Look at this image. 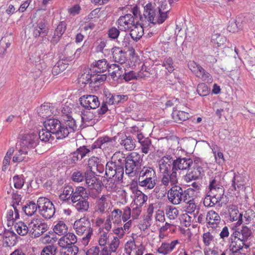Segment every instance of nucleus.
<instances>
[{"label": "nucleus", "instance_id": "f257e3e1", "mask_svg": "<svg viewBox=\"0 0 255 255\" xmlns=\"http://www.w3.org/2000/svg\"><path fill=\"white\" fill-rule=\"evenodd\" d=\"M36 139L37 135L34 133L21 135L20 140L17 144V148L18 149L12 158V162H27L29 159L30 149L37 144Z\"/></svg>", "mask_w": 255, "mask_h": 255}, {"label": "nucleus", "instance_id": "f03ea898", "mask_svg": "<svg viewBox=\"0 0 255 255\" xmlns=\"http://www.w3.org/2000/svg\"><path fill=\"white\" fill-rule=\"evenodd\" d=\"M124 174V168L117 166L114 162H108L106 166L105 175L102 183L107 191L115 192L118 184L122 181Z\"/></svg>", "mask_w": 255, "mask_h": 255}, {"label": "nucleus", "instance_id": "7ed1b4c3", "mask_svg": "<svg viewBox=\"0 0 255 255\" xmlns=\"http://www.w3.org/2000/svg\"><path fill=\"white\" fill-rule=\"evenodd\" d=\"M156 175L153 168L144 166L139 171L138 185L147 189H153L156 185Z\"/></svg>", "mask_w": 255, "mask_h": 255}, {"label": "nucleus", "instance_id": "20e7f679", "mask_svg": "<svg viewBox=\"0 0 255 255\" xmlns=\"http://www.w3.org/2000/svg\"><path fill=\"white\" fill-rule=\"evenodd\" d=\"M143 19L152 24L162 23L166 20V14H161L155 7L154 3H148L144 7Z\"/></svg>", "mask_w": 255, "mask_h": 255}, {"label": "nucleus", "instance_id": "39448f33", "mask_svg": "<svg viewBox=\"0 0 255 255\" xmlns=\"http://www.w3.org/2000/svg\"><path fill=\"white\" fill-rule=\"evenodd\" d=\"M73 228L78 235L86 234V236L83 238V241L84 243L87 244L93 232L89 220L85 218L77 220L74 222Z\"/></svg>", "mask_w": 255, "mask_h": 255}, {"label": "nucleus", "instance_id": "423d86ee", "mask_svg": "<svg viewBox=\"0 0 255 255\" xmlns=\"http://www.w3.org/2000/svg\"><path fill=\"white\" fill-rule=\"evenodd\" d=\"M44 128L48 130L56 138L62 139L68 135L66 128H63L61 122L57 119H50L44 122Z\"/></svg>", "mask_w": 255, "mask_h": 255}, {"label": "nucleus", "instance_id": "0eeeda50", "mask_svg": "<svg viewBox=\"0 0 255 255\" xmlns=\"http://www.w3.org/2000/svg\"><path fill=\"white\" fill-rule=\"evenodd\" d=\"M39 214L44 218L50 219L53 217L55 209L52 202L46 197H41L37 200Z\"/></svg>", "mask_w": 255, "mask_h": 255}, {"label": "nucleus", "instance_id": "6e6552de", "mask_svg": "<svg viewBox=\"0 0 255 255\" xmlns=\"http://www.w3.org/2000/svg\"><path fill=\"white\" fill-rule=\"evenodd\" d=\"M188 193L186 190L181 187L176 186L171 187L167 192L169 201L174 205H178L183 202H186Z\"/></svg>", "mask_w": 255, "mask_h": 255}, {"label": "nucleus", "instance_id": "1a4fd4ad", "mask_svg": "<svg viewBox=\"0 0 255 255\" xmlns=\"http://www.w3.org/2000/svg\"><path fill=\"white\" fill-rule=\"evenodd\" d=\"M28 226L31 235L33 238H37L42 235L49 228L46 223L37 218L32 219Z\"/></svg>", "mask_w": 255, "mask_h": 255}, {"label": "nucleus", "instance_id": "9d476101", "mask_svg": "<svg viewBox=\"0 0 255 255\" xmlns=\"http://www.w3.org/2000/svg\"><path fill=\"white\" fill-rule=\"evenodd\" d=\"M188 67L197 77L202 81L209 83L212 82L213 79L211 75L199 64L194 61H190L188 63Z\"/></svg>", "mask_w": 255, "mask_h": 255}, {"label": "nucleus", "instance_id": "9b49d317", "mask_svg": "<svg viewBox=\"0 0 255 255\" xmlns=\"http://www.w3.org/2000/svg\"><path fill=\"white\" fill-rule=\"evenodd\" d=\"M124 250L127 255H143L145 248L142 243H136L134 240H131L125 244Z\"/></svg>", "mask_w": 255, "mask_h": 255}, {"label": "nucleus", "instance_id": "f8f14e48", "mask_svg": "<svg viewBox=\"0 0 255 255\" xmlns=\"http://www.w3.org/2000/svg\"><path fill=\"white\" fill-rule=\"evenodd\" d=\"M112 207V205L109 200V195H103L96 201L95 211L102 215L109 212Z\"/></svg>", "mask_w": 255, "mask_h": 255}, {"label": "nucleus", "instance_id": "ddd939ff", "mask_svg": "<svg viewBox=\"0 0 255 255\" xmlns=\"http://www.w3.org/2000/svg\"><path fill=\"white\" fill-rule=\"evenodd\" d=\"M116 140L114 138L104 136L99 138L92 144L93 149L99 148L103 151L109 150L114 146Z\"/></svg>", "mask_w": 255, "mask_h": 255}, {"label": "nucleus", "instance_id": "4468645a", "mask_svg": "<svg viewBox=\"0 0 255 255\" xmlns=\"http://www.w3.org/2000/svg\"><path fill=\"white\" fill-rule=\"evenodd\" d=\"M79 101L81 106L87 110L96 109L100 104L98 98L95 95H84Z\"/></svg>", "mask_w": 255, "mask_h": 255}, {"label": "nucleus", "instance_id": "2eb2a0df", "mask_svg": "<svg viewBox=\"0 0 255 255\" xmlns=\"http://www.w3.org/2000/svg\"><path fill=\"white\" fill-rule=\"evenodd\" d=\"M161 184L166 187H172L177 186L178 178L177 172L173 169L170 171L162 174Z\"/></svg>", "mask_w": 255, "mask_h": 255}, {"label": "nucleus", "instance_id": "dca6fc26", "mask_svg": "<svg viewBox=\"0 0 255 255\" xmlns=\"http://www.w3.org/2000/svg\"><path fill=\"white\" fill-rule=\"evenodd\" d=\"M119 27L122 31L129 30L133 25L136 23V21L131 14H127L120 16L117 21Z\"/></svg>", "mask_w": 255, "mask_h": 255}, {"label": "nucleus", "instance_id": "f3484780", "mask_svg": "<svg viewBox=\"0 0 255 255\" xmlns=\"http://www.w3.org/2000/svg\"><path fill=\"white\" fill-rule=\"evenodd\" d=\"M85 181L90 190H95L98 193L101 192V182L93 173L86 172Z\"/></svg>", "mask_w": 255, "mask_h": 255}, {"label": "nucleus", "instance_id": "a211bd4d", "mask_svg": "<svg viewBox=\"0 0 255 255\" xmlns=\"http://www.w3.org/2000/svg\"><path fill=\"white\" fill-rule=\"evenodd\" d=\"M180 244L178 240H173L168 242H163L157 249V252L163 255H166L172 252L176 246Z\"/></svg>", "mask_w": 255, "mask_h": 255}, {"label": "nucleus", "instance_id": "6ab92c4d", "mask_svg": "<svg viewBox=\"0 0 255 255\" xmlns=\"http://www.w3.org/2000/svg\"><path fill=\"white\" fill-rule=\"evenodd\" d=\"M233 235L235 236V237L238 238L243 243L246 244L247 247H250L251 244L250 239L252 235V231L249 227L243 226L240 230L235 231L233 233Z\"/></svg>", "mask_w": 255, "mask_h": 255}, {"label": "nucleus", "instance_id": "aec40b11", "mask_svg": "<svg viewBox=\"0 0 255 255\" xmlns=\"http://www.w3.org/2000/svg\"><path fill=\"white\" fill-rule=\"evenodd\" d=\"M193 164V161L190 158H178L174 160L172 168L176 172L178 170H186Z\"/></svg>", "mask_w": 255, "mask_h": 255}, {"label": "nucleus", "instance_id": "412c9836", "mask_svg": "<svg viewBox=\"0 0 255 255\" xmlns=\"http://www.w3.org/2000/svg\"><path fill=\"white\" fill-rule=\"evenodd\" d=\"M221 220L220 216L215 211L210 210L207 213L206 221L208 228L216 229L219 227Z\"/></svg>", "mask_w": 255, "mask_h": 255}, {"label": "nucleus", "instance_id": "4be33fe9", "mask_svg": "<svg viewBox=\"0 0 255 255\" xmlns=\"http://www.w3.org/2000/svg\"><path fill=\"white\" fill-rule=\"evenodd\" d=\"M173 161L172 157L170 155L164 156L159 160L158 166L161 174L171 170Z\"/></svg>", "mask_w": 255, "mask_h": 255}, {"label": "nucleus", "instance_id": "5701e85b", "mask_svg": "<svg viewBox=\"0 0 255 255\" xmlns=\"http://www.w3.org/2000/svg\"><path fill=\"white\" fill-rule=\"evenodd\" d=\"M144 25L143 22L139 23V21H136V23L129 30L130 35L133 40L137 41L143 36Z\"/></svg>", "mask_w": 255, "mask_h": 255}, {"label": "nucleus", "instance_id": "b1692460", "mask_svg": "<svg viewBox=\"0 0 255 255\" xmlns=\"http://www.w3.org/2000/svg\"><path fill=\"white\" fill-rule=\"evenodd\" d=\"M39 116L46 119L53 114H56V110L52 104L44 103L37 109Z\"/></svg>", "mask_w": 255, "mask_h": 255}, {"label": "nucleus", "instance_id": "393cba45", "mask_svg": "<svg viewBox=\"0 0 255 255\" xmlns=\"http://www.w3.org/2000/svg\"><path fill=\"white\" fill-rule=\"evenodd\" d=\"M77 241V237L73 233H68L64 235L58 241L59 246L62 248L74 245Z\"/></svg>", "mask_w": 255, "mask_h": 255}, {"label": "nucleus", "instance_id": "a878e982", "mask_svg": "<svg viewBox=\"0 0 255 255\" xmlns=\"http://www.w3.org/2000/svg\"><path fill=\"white\" fill-rule=\"evenodd\" d=\"M136 138L140 145L142 152L147 154L151 150L152 146L151 140L148 137H145L142 133H137Z\"/></svg>", "mask_w": 255, "mask_h": 255}, {"label": "nucleus", "instance_id": "bb28decb", "mask_svg": "<svg viewBox=\"0 0 255 255\" xmlns=\"http://www.w3.org/2000/svg\"><path fill=\"white\" fill-rule=\"evenodd\" d=\"M247 249L249 247H246V244L243 243L238 238L235 237L233 234L231 235V240L229 243V249L233 252H238V251L243 248Z\"/></svg>", "mask_w": 255, "mask_h": 255}, {"label": "nucleus", "instance_id": "cd10ccee", "mask_svg": "<svg viewBox=\"0 0 255 255\" xmlns=\"http://www.w3.org/2000/svg\"><path fill=\"white\" fill-rule=\"evenodd\" d=\"M228 212L231 221H237V224L240 225L242 224L243 215L239 213L237 207L233 205H230L228 206Z\"/></svg>", "mask_w": 255, "mask_h": 255}, {"label": "nucleus", "instance_id": "c85d7f7f", "mask_svg": "<svg viewBox=\"0 0 255 255\" xmlns=\"http://www.w3.org/2000/svg\"><path fill=\"white\" fill-rule=\"evenodd\" d=\"M245 178L243 175L234 173L232 180V187L234 190L240 191L245 188Z\"/></svg>", "mask_w": 255, "mask_h": 255}, {"label": "nucleus", "instance_id": "c756f323", "mask_svg": "<svg viewBox=\"0 0 255 255\" xmlns=\"http://www.w3.org/2000/svg\"><path fill=\"white\" fill-rule=\"evenodd\" d=\"M203 168L199 166L194 167L191 171L187 173L184 176V179L186 182L199 179L202 175Z\"/></svg>", "mask_w": 255, "mask_h": 255}, {"label": "nucleus", "instance_id": "7c9ffc66", "mask_svg": "<svg viewBox=\"0 0 255 255\" xmlns=\"http://www.w3.org/2000/svg\"><path fill=\"white\" fill-rule=\"evenodd\" d=\"M82 121L87 126L95 125L97 122L96 116L90 110H85L82 112Z\"/></svg>", "mask_w": 255, "mask_h": 255}, {"label": "nucleus", "instance_id": "2f4dec72", "mask_svg": "<svg viewBox=\"0 0 255 255\" xmlns=\"http://www.w3.org/2000/svg\"><path fill=\"white\" fill-rule=\"evenodd\" d=\"M90 152V150L85 146L80 147L70 156L71 163H74L79 160L82 159Z\"/></svg>", "mask_w": 255, "mask_h": 255}, {"label": "nucleus", "instance_id": "473e14b6", "mask_svg": "<svg viewBox=\"0 0 255 255\" xmlns=\"http://www.w3.org/2000/svg\"><path fill=\"white\" fill-rule=\"evenodd\" d=\"M109 64L106 59H101L96 61L92 64V70L94 72L104 73L109 69Z\"/></svg>", "mask_w": 255, "mask_h": 255}, {"label": "nucleus", "instance_id": "72a5a7b5", "mask_svg": "<svg viewBox=\"0 0 255 255\" xmlns=\"http://www.w3.org/2000/svg\"><path fill=\"white\" fill-rule=\"evenodd\" d=\"M67 24L65 21H61L55 30L54 35L51 39V42L57 43L65 32Z\"/></svg>", "mask_w": 255, "mask_h": 255}, {"label": "nucleus", "instance_id": "f704fd0d", "mask_svg": "<svg viewBox=\"0 0 255 255\" xmlns=\"http://www.w3.org/2000/svg\"><path fill=\"white\" fill-rule=\"evenodd\" d=\"M53 231L59 235H64L68 232V227L63 220H58L54 223Z\"/></svg>", "mask_w": 255, "mask_h": 255}, {"label": "nucleus", "instance_id": "c9c22d12", "mask_svg": "<svg viewBox=\"0 0 255 255\" xmlns=\"http://www.w3.org/2000/svg\"><path fill=\"white\" fill-rule=\"evenodd\" d=\"M88 166L91 171L96 170L102 172L104 169V166L101 163V160L95 156L91 157L88 161Z\"/></svg>", "mask_w": 255, "mask_h": 255}, {"label": "nucleus", "instance_id": "e433bc0d", "mask_svg": "<svg viewBox=\"0 0 255 255\" xmlns=\"http://www.w3.org/2000/svg\"><path fill=\"white\" fill-rule=\"evenodd\" d=\"M89 194L86 189L82 186H77L74 189L72 201H78L84 198H88Z\"/></svg>", "mask_w": 255, "mask_h": 255}, {"label": "nucleus", "instance_id": "4c0bfd02", "mask_svg": "<svg viewBox=\"0 0 255 255\" xmlns=\"http://www.w3.org/2000/svg\"><path fill=\"white\" fill-rule=\"evenodd\" d=\"M133 206H138L141 207L147 200V196L140 190H135L133 192Z\"/></svg>", "mask_w": 255, "mask_h": 255}, {"label": "nucleus", "instance_id": "58836bf2", "mask_svg": "<svg viewBox=\"0 0 255 255\" xmlns=\"http://www.w3.org/2000/svg\"><path fill=\"white\" fill-rule=\"evenodd\" d=\"M88 198H84L78 201L71 202L76 209L80 212H84L88 210L89 208V203Z\"/></svg>", "mask_w": 255, "mask_h": 255}, {"label": "nucleus", "instance_id": "ea45409f", "mask_svg": "<svg viewBox=\"0 0 255 255\" xmlns=\"http://www.w3.org/2000/svg\"><path fill=\"white\" fill-rule=\"evenodd\" d=\"M139 167V165H136L135 163L128 160L127 159H125V172L126 174L128 175L129 177H134L137 173V170Z\"/></svg>", "mask_w": 255, "mask_h": 255}, {"label": "nucleus", "instance_id": "a19ab883", "mask_svg": "<svg viewBox=\"0 0 255 255\" xmlns=\"http://www.w3.org/2000/svg\"><path fill=\"white\" fill-rule=\"evenodd\" d=\"M120 144L128 151H131L135 147V141L130 136H125L121 138Z\"/></svg>", "mask_w": 255, "mask_h": 255}, {"label": "nucleus", "instance_id": "79ce46f5", "mask_svg": "<svg viewBox=\"0 0 255 255\" xmlns=\"http://www.w3.org/2000/svg\"><path fill=\"white\" fill-rule=\"evenodd\" d=\"M65 122L64 125H62L63 128H66L68 132H74L77 128L76 122L74 119L71 116L65 117L63 118Z\"/></svg>", "mask_w": 255, "mask_h": 255}, {"label": "nucleus", "instance_id": "37998d69", "mask_svg": "<svg viewBox=\"0 0 255 255\" xmlns=\"http://www.w3.org/2000/svg\"><path fill=\"white\" fill-rule=\"evenodd\" d=\"M113 58L116 62L122 64L125 63L126 60L125 54L122 50L119 47H115L113 48Z\"/></svg>", "mask_w": 255, "mask_h": 255}, {"label": "nucleus", "instance_id": "c03bdc74", "mask_svg": "<svg viewBox=\"0 0 255 255\" xmlns=\"http://www.w3.org/2000/svg\"><path fill=\"white\" fill-rule=\"evenodd\" d=\"M112 70H113L111 72V76L113 78L119 79L123 77V71L121 65L116 64L110 65L109 72H110Z\"/></svg>", "mask_w": 255, "mask_h": 255}, {"label": "nucleus", "instance_id": "a18cd8bd", "mask_svg": "<svg viewBox=\"0 0 255 255\" xmlns=\"http://www.w3.org/2000/svg\"><path fill=\"white\" fill-rule=\"evenodd\" d=\"M73 192L74 188L72 187L69 186L65 187L62 193L59 195L60 199L64 201H72Z\"/></svg>", "mask_w": 255, "mask_h": 255}, {"label": "nucleus", "instance_id": "49530a36", "mask_svg": "<svg viewBox=\"0 0 255 255\" xmlns=\"http://www.w3.org/2000/svg\"><path fill=\"white\" fill-rule=\"evenodd\" d=\"M215 232L213 231H208L203 233L202 235V240L204 245L208 247L212 244H214L215 238Z\"/></svg>", "mask_w": 255, "mask_h": 255}, {"label": "nucleus", "instance_id": "de8ad7c7", "mask_svg": "<svg viewBox=\"0 0 255 255\" xmlns=\"http://www.w3.org/2000/svg\"><path fill=\"white\" fill-rule=\"evenodd\" d=\"M172 115L173 119L176 122L186 121L189 117L187 112L177 110H174Z\"/></svg>", "mask_w": 255, "mask_h": 255}, {"label": "nucleus", "instance_id": "09e8293b", "mask_svg": "<svg viewBox=\"0 0 255 255\" xmlns=\"http://www.w3.org/2000/svg\"><path fill=\"white\" fill-rule=\"evenodd\" d=\"M14 227L17 233L20 236L26 235L29 230V227L22 222L15 223Z\"/></svg>", "mask_w": 255, "mask_h": 255}, {"label": "nucleus", "instance_id": "8fccbe9b", "mask_svg": "<svg viewBox=\"0 0 255 255\" xmlns=\"http://www.w3.org/2000/svg\"><path fill=\"white\" fill-rule=\"evenodd\" d=\"M122 215V211L119 209H116L111 212L109 217L112 221L113 224L118 225L121 223L122 220L121 218Z\"/></svg>", "mask_w": 255, "mask_h": 255}, {"label": "nucleus", "instance_id": "3c124183", "mask_svg": "<svg viewBox=\"0 0 255 255\" xmlns=\"http://www.w3.org/2000/svg\"><path fill=\"white\" fill-rule=\"evenodd\" d=\"M23 210L27 216L33 215L38 209V205L36 204L34 202H29L23 207Z\"/></svg>", "mask_w": 255, "mask_h": 255}, {"label": "nucleus", "instance_id": "603ef678", "mask_svg": "<svg viewBox=\"0 0 255 255\" xmlns=\"http://www.w3.org/2000/svg\"><path fill=\"white\" fill-rule=\"evenodd\" d=\"M126 158L128 160H130V161H132V162L135 163L136 165L140 166L141 165L143 161L142 156L136 152H131Z\"/></svg>", "mask_w": 255, "mask_h": 255}, {"label": "nucleus", "instance_id": "864d4df0", "mask_svg": "<svg viewBox=\"0 0 255 255\" xmlns=\"http://www.w3.org/2000/svg\"><path fill=\"white\" fill-rule=\"evenodd\" d=\"M208 194H209L210 196V197H212L217 199L216 201H220L223 198V196L224 194V188H221L218 189L214 188L209 190Z\"/></svg>", "mask_w": 255, "mask_h": 255}, {"label": "nucleus", "instance_id": "5fc2aeb1", "mask_svg": "<svg viewBox=\"0 0 255 255\" xmlns=\"http://www.w3.org/2000/svg\"><path fill=\"white\" fill-rule=\"evenodd\" d=\"M179 214V211L178 209L172 206H168L165 209V214L166 217L169 220H174L175 219Z\"/></svg>", "mask_w": 255, "mask_h": 255}, {"label": "nucleus", "instance_id": "6e6d98bb", "mask_svg": "<svg viewBox=\"0 0 255 255\" xmlns=\"http://www.w3.org/2000/svg\"><path fill=\"white\" fill-rule=\"evenodd\" d=\"M40 241L43 244H53L56 242L53 233L50 232L44 234L40 238Z\"/></svg>", "mask_w": 255, "mask_h": 255}, {"label": "nucleus", "instance_id": "4d7b16f0", "mask_svg": "<svg viewBox=\"0 0 255 255\" xmlns=\"http://www.w3.org/2000/svg\"><path fill=\"white\" fill-rule=\"evenodd\" d=\"M52 134V133L48 131V130H47L45 128H44L41 129L39 131V139L44 142H47L51 138H53Z\"/></svg>", "mask_w": 255, "mask_h": 255}, {"label": "nucleus", "instance_id": "13d9d810", "mask_svg": "<svg viewBox=\"0 0 255 255\" xmlns=\"http://www.w3.org/2000/svg\"><path fill=\"white\" fill-rule=\"evenodd\" d=\"M72 180L75 182H81L86 179V172L83 173L80 171H75L71 177Z\"/></svg>", "mask_w": 255, "mask_h": 255}, {"label": "nucleus", "instance_id": "bf43d9fd", "mask_svg": "<svg viewBox=\"0 0 255 255\" xmlns=\"http://www.w3.org/2000/svg\"><path fill=\"white\" fill-rule=\"evenodd\" d=\"M14 152L13 148H10L7 151L3 160L2 170H5L9 164L11 156Z\"/></svg>", "mask_w": 255, "mask_h": 255}, {"label": "nucleus", "instance_id": "052dcab7", "mask_svg": "<svg viewBox=\"0 0 255 255\" xmlns=\"http://www.w3.org/2000/svg\"><path fill=\"white\" fill-rule=\"evenodd\" d=\"M162 65L165 67L169 73H172L174 70L173 61L171 57H166L164 58Z\"/></svg>", "mask_w": 255, "mask_h": 255}, {"label": "nucleus", "instance_id": "680f3d73", "mask_svg": "<svg viewBox=\"0 0 255 255\" xmlns=\"http://www.w3.org/2000/svg\"><path fill=\"white\" fill-rule=\"evenodd\" d=\"M120 239L117 237H113L109 244V248L113 253H116L120 246Z\"/></svg>", "mask_w": 255, "mask_h": 255}, {"label": "nucleus", "instance_id": "e2e57ef3", "mask_svg": "<svg viewBox=\"0 0 255 255\" xmlns=\"http://www.w3.org/2000/svg\"><path fill=\"white\" fill-rule=\"evenodd\" d=\"M223 188L220 184V178L218 176L212 177L209 182V189L211 190L214 188Z\"/></svg>", "mask_w": 255, "mask_h": 255}, {"label": "nucleus", "instance_id": "0e129e2a", "mask_svg": "<svg viewBox=\"0 0 255 255\" xmlns=\"http://www.w3.org/2000/svg\"><path fill=\"white\" fill-rule=\"evenodd\" d=\"M187 203V205L186 206V210L188 213H192L195 212L196 209H197V205L195 204V202L193 199H189L187 197V200L186 202H185Z\"/></svg>", "mask_w": 255, "mask_h": 255}, {"label": "nucleus", "instance_id": "69168bd1", "mask_svg": "<svg viewBox=\"0 0 255 255\" xmlns=\"http://www.w3.org/2000/svg\"><path fill=\"white\" fill-rule=\"evenodd\" d=\"M198 94L201 96H205L209 94V90L207 86L204 83L198 84L197 88Z\"/></svg>", "mask_w": 255, "mask_h": 255}, {"label": "nucleus", "instance_id": "338daca9", "mask_svg": "<svg viewBox=\"0 0 255 255\" xmlns=\"http://www.w3.org/2000/svg\"><path fill=\"white\" fill-rule=\"evenodd\" d=\"M13 210L12 209H9L7 211L6 218L9 220H16L19 218L18 210L16 208V206L13 207Z\"/></svg>", "mask_w": 255, "mask_h": 255}, {"label": "nucleus", "instance_id": "774afa93", "mask_svg": "<svg viewBox=\"0 0 255 255\" xmlns=\"http://www.w3.org/2000/svg\"><path fill=\"white\" fill-rule=\"evenodd\" d=\"M56 248L53 246H47L42 250L41 255H55Z\"/></svg>", "mask_w": 255, "mask_h": 255}]
</instances>
